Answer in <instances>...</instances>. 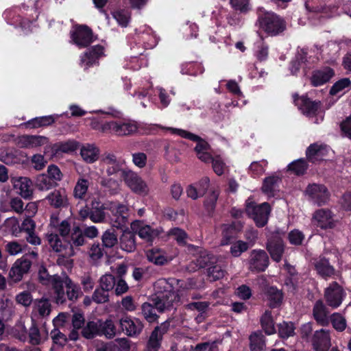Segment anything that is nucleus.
Segmentation results:
<instances>
[{
    "label": "nucleus",
    "instance_id": "46",
    "mask_svg": "<svg viewBox=\"0 0 351 351\" xmlns=\"http://www.w3.org/2000/svg\"><path fill=\"white\" fill-rule=\"evenodd\" d=\"M50 225L55 227L57 232H58L60 235L63 238L68 237L72 230L71 229V224L66 219H64L60 223H58V219L56 217H51Z\"/></svg>",
    "mask_w": 351,
    "mask_h": 351
},
{
    "label": "nucleus",
    "instance_id": "2",
    "mask_svg": "<svg viewBox=\"0 0 351 351\" xmlns=\"http://www.w3.org/2000/svg\"><path fill=\"white\" fill-rule=\"evenodd\" d=\"M156 291L155 304L160 311H164L180 300L179 295L173 291L171 285L164 278L158 280L154 284Z\"/></svg>",
    "mask_w": 351,
    "mask_h": 351
},
{
    "label": "nucleus",
    "instance_id": "11",
    "mask_svg": "<svg viewBox=\"0 0 351 351\" xmlns=\"http://www.w3.org/2000/svg\"><path fill=\"white\" fill-rule=\"evenodd\" d=\"M106 127L118 136L132 134L138 129L136 123L131 120L110 121L106 123Z\"/></svg>",
    "mask_w": 351,
    "mask_h": 351
},
{
    "label": "nucleus",
    "instance_id": "37",
    "mask_svg": "<svg viewBox=\"0 0 351 351\" xmlns=\"http://www.w3.org/2000/svg\"><path fill=\"white\" fill-rule=\"evenodd\" d=\"M34 184L39 191H49L57 186L46 173L38 175L35 178Z\"/></svg>",
    "mask_w": 351,
    "mask_h": 351
},
{
    "label": "nucleus",
    "instance_id": "56",
    "mask_svg": "<svg viewBox=\"0 0 351 351\" xmlns=\"http://www.w3.org/2000/svg\"><path fill=\"white\" fill-rule=\"evenodd\" d=\"M267 165V160L252 162L249 167V171L253 177H258L265 171V167Z\"/></svg>",
    "mask_w": 351,
    "mask_h": 351
},
{
    "label": "nucleus",
    "instance_id": "57",
    "mask_svg": "<svg viewBox=\"0 0 351 351\" xmlns=\"http://www.w3.org/2000/svg\"><path fill=\"white\" fill-rule=\"evenodd\" d=\"M208 276L212 281L222 278L225 275V270L219 265L213 264L208 268Z\"/></svg>",
    "mask_w": 351,
    "mask_h": 351
},
{
    "label": "nucleus",
    "instance_id": "35",
    "mask_svg": "<svg viewBox=\"0 0 351 351\" xmlns=\"http://www.w3.org/2000/svg\"><path fill=\"white\" fill-rule=\"evenodd\" d=\"M90 208V220L93 223H102L106 218L105 207L101 202L93 200L92 201Z\"/></svg>",
    "mask_w": 351,
    "mask_h": 351
},
{
    "label": "nucleus",
    "instance_id": "12",
    "mask_svg": "<svg viewBox=\"0 0 351 351\" xmlns=\"http://www.w3.org/2000/svg\"><path fill=\"white\" fill-rule=\"evenodd\" d=\"M101 163L106 169V174L108 176L120 173L123 178V171H127L128 169L123 167L122 163L117 159V156L110 152L104 153L102 155Z\"/></svg>",
    "mask_w": 351,
    "mask_h": 351
},
{
    "label": "nucleus",
    "instance_id": "38",
    "mask_svg": "<svg viewBox=\"0 0 351 351\" xmlns=\"http://www.w3.org/2000/svg\"><path fill=\"white\" fill-rule=\"evenodd\" d=\"M265 295L271 307L276 308L282 303V293L277 288L274 287H267L265 289Z\"/></svg>",
    "mask_w": 351,
    "mask_h": 351
},
{
    "label": "nucleus",
    "instance_id": "47",
    "mask_svg": "<svg viewBox=\"0 0 351 351\" xmlns=\"http://www.w3.org/2000/svg\"><path fill=\"white\" fill-rule=\"evenodd\" d=\"M204 69L203 66L198 62H187L182 66L181 73L184 75L197 76L203 73Z\"/></svg>",
    "mask_w": 351,
    "mask_h": 351
},
{
    "label": "nucleus",
    "instance_id": "40",
    "mask_svg": "<svg viewBox=\"0 0 351 351\" xmlns=\"http://www.w3.org/2000/svg\"><path fill=\"white\" fill-rule=\"evenodd\" d=\"M156 311L162 312L156 308L155 302L152 304L149 302H145L141 306V312L144 318L149 323L156 322L158 319Z\"/></svg>",
    "mask_w": 351,
    "mask_h": 351
},
{
    "label": "nucleus",
    "instance_id": "41",
    "mask_svg": "<svg viewBox=\"0 0 351 351\" xmlns=\"http://www.w3.org/2000/svg\"><path fill=\"white\" fill-rule=\"evenodd\" d=\"M86 239L83 233V230L79 226H74L71 230L70 240L69 244L71 250L73 247H80L84 245Z\"/></svg>",
    "mask_w": 351,
    "mask_h": 351
},
{
    "label": "nucleus",
    "instance_id": "9",
    "mask_svg": "<svg viewBox=\"0 0 351 351\" xmlns=\"http://www.w3.org/2000/svg\"><path fill=\"white\" fill-rule=\"evenodd\" d=\"M119 326L127 336L131 337L138 336L144 328L143 322L139 319L128 315L122 317L119 319Z\"/></svg>",
    "mask_w": 351,
    "mask_h": 351
},
{
    "label": "nucleus",
    "instance_id": "53",
    "mask_svg": "<svg viewBox=\"0 0 351 351\" xmlns=\"http://www.w3.org/2000/svg\"><path fill=\"white\" fill-rule=\"evenodd\" d=\"M89 186V181L84 178H80L74 188V196L76 198L83 199L86 194Z\"/></svg>",
    "mask_w": 351,
    "mask_h": 351
},
{
    "label": "nucleus",
    "instance_id": "4",
    "mask_svg": "<svg viewBox=\"0 0 351 351\" xmlns=\"http://www.w3.org/2000/svg\"><path fill=\"white\" fill-rule=\"evenodd\" d=\"M245 211L257 226L263 227L267 223L270 206L266 202L257 205L248 199L246 202Z\"/></svg>",
    "mask_w": 351,
    "mask_h": 351
},
{
    "label": "nucleus",
    "instance_id": "19",
    "mask_svg": "<svg viewBox=\"0 0 351 351\" xmlns=\"http://www.w3.org/2000/svg\"><path fill=\"white\" fill-rule=\"evenodd\" d=\"M109 210L117 217L113 226L117 228L125 226L128 220V206L120 203L111 202Z\"/></svg>",
    "mask_w": 351,
    "mask_h": 351
},
{
    "label": "nucleus",
    "instance_id": "55",
    "mask_svg": "<svg viewBox=\"0 0 351 351\" xmlns=\"http://www.w3.org/2000/svg\"><path fill=\"white\" fill-rule=\"evenodd\" d=\"M27 245L17 241H10L5 245L6 252L11 256H16L23 252Z\"/></svg>",
    "mask_w": 351,
    "mask_h": 351
},
{
    "label": "nucleus",
    "instance_id": "27",
    "mask_svg": "<svg viewBox=\"0 0 351 351\" xmlns=\"http://www.w3.org/2000/svg\"><path fill=\"white\" fill-rule=\"evenodd\" d=\"M46 199L56 208L65 207L69 204L67 193L64 189L54 190L47 195Z\"/></svg>",
    "mask_w": 351,
    "mask_h": 351
},
{
    "label": "nucleus",
    "instance_id": "34",
    "mask_svg": "<svg viewBox=\"0 0 351 351\" xmlns=\"http://www.w3.org/2000/svg\"><path fill=\"white\" fill-rule=\"evenodd\" d=\"M267 249L274 261L276 262L280 261L284 252V246L281 239H278L276 241L269 240L267 245Z\"/></svg>",
    "mask_w": 351,
    "mask_h": 351
},
{
    "label": "nucleus",
    "instance_id": "61",
    "mask_svg": "<svg viewBox=\"0 0 351 351\" xmlns=\"http://www.w3.org/2000/svg\"><path fill=\"white\" fill-rule=\"evenodd\" d=\"M294 326L292 322H284L279 324L278 333L282 338H288L294 335Z\"/></svg>",
    "mask_w": 351,
    "mask_h": 351
},
{
    "label": "nucleus",
    "instance_id": "26",
    "mask_svg": "<svg viewBox=\"0 0 351 351\" xmlns=\"http://www.w3.org/2000/svg\"><path fill=\"white\" fill-rule=\"evenodd\" d=\"M51 311V305L48 299L41 298L33 302L32 319L34 317H47Z\"/></svg>",
    "mask_w": 351,
    "mask_h": 351
},
{
    "label": "nucleus",
    "instance_id": "33",
    "mask_svg": "<svg viewBox=\"0 0 351 351\" xmlns=\"http://www.w3.org/2000/svg\"><path fill=\"white\" fill-rule=\"evenodd\" d=\"M61 279V275H50L47 269L41 267L38 271V280L43 285L51 286L54 291L56 287V282Z\"/></svg>",
    "mask_w": 351,
    "mask_h": 351
},
{
    "label": "nucleus",
    "instance_id": "64",
    "mask_svg": "<svg viewBox=\"0 0 351 351\" xmlns=\"http://www.w3.org/2000/svg\"><path fill=\"white\" fill-rule=\"evenodd\" d=\"M249 245L246 242L238 241L234 243L230 247V253L234 257L239 256L243 252L247 250Z\"/></svg>",
    "mask_w": 351,
    "mask_h": 351
},
{
    "label": "nucleus",
    "instance_id": "52",
    "mask_svg": "<svg viewBox=\"0 0 351 351\" xmlns=\"http://www.w3.org/2000/svg\"><path fill=\"white\" fill-rule=\"evenodd\" d=\"M197 265L203 268L205 267H209L210 265L217 263V259L213 254H210L206 251L202 252L199 256L196 259Z\"/></svg>",
    "mask_w": 351,
    "mask_h": 351
},
{
    "label": "nucleus",
    "instance_id": "22",
    "mask_svg": "<svg viewBox=\"0 0 351 351\" xmlns=\"http://www.w3.org/2000/svg\"><path fill=\"white\" fill-rule=\"evenodd\" d=\"M313 317L317 323L322 326L329 325V312L326 306L321 300H317L313 307Z\"/></svg>",
    "mask_w": 351,
    "mask_h": 351
},
{
    "label": "nucleus",
    "instance_id": "10",
    "mask_svg": "<svg viewBox=\"0 0 351 351\" xmlns=\"http://www.w3.org/2000/svg\"><path fill=\"white\" fill-rule=\"evenodd\" d=\"M169 328V323L167 322L156 326L147 342L145 351H158L161 346L163 335L167 332Z\"/></svg>",
    "mask_w": 351,
    "mask_h": 351
},
{
    "label": "nucleus",
    "instance_id": "16",
    "mask_svg": "<svg viewBox=\"0 0 351 351\" xmlns=\"http://www.w3.org/2000/svg\"><path fill=\"white\" fill-rule=\"evenodd\" d=\"M71 38L79 47H86L93 42L92 31L87 26H80L72 34Z\"/></svg>",
    "mask_w": 351,
    "mask_h": 351
},
{
    "label": "nucleus",
    "instance_id": "14",
    "mask_svg": "<svg viewBox=\"0 0 351 351\" xmlns=\"http://www.w3.org/2000/svg\"><path fill=\"white\" fill-rule=\"evenodd\" d=\"M269 258L264 250H252L249 260V269L252 271H263L267 267Z\"/></svg>",
    "mask_w": 351,
    "mask_h": 351
},
{
    "label": "nucleus",
    "instance_id": "15",
    "mask_svg": "<svg viewBox=\"0 0 351 351\" xmlns=\"http://www.w3.org/2000/svg\"><path fill=\"white\" fill-rule=\"evenodd\" d=\"M315 224L322 229H331L335 226L332 212L328 209L321 208L316 210L313 216Z\"/></svg>",
    "mask_w": 351,
    "mask_h": 351
},
{
    "label": "nucleus",
    "instance_id": "58",
    "mask_svg": "<svg viewBox=\"0 0 351 351\" xmlns=\"http://www.w3.org/2000/svg\"><path fill=\"white\" fill-rule=\"evenodd\" d=\"M99 283L101 288L110 291L115 286V278L111 274H106L100 277Z\"/></svg>",
    "mask_w": 351,
    "mask_h": 351
},
{
    "label": "nucleus",
    "instance_id": "50",
    "mask_svg": "<svg viewBox=\"0 0 351 351\" xmlns=\"http://www.w3.org/2000/svg\"><path fill=\"white\" fill-rule=\"evenodd\" d=\"M330 322H331L334 329L338 332H343L347 327L346 318L339 313H334L330 315Z\"/></svg>",
    "mask_w": 351,
    "mask_h": 351
},
{
    "label": "nucleus",
    "instance_id": "8",
    "mask_svg": "<svg viewBox=\"0 0 351 351\" xmlns=\"http://www.w3.org/2000/svg\"><path fill=\"white\" fill-rule=\"evenodd\" d=\"M305 194L309 199L318 206L326 204L330 198V193L323 184H308L305 190Z\"/></svg>",
    "mask_w": 351,
    "mask_h": 351
},
{
    "label": "nucleus",
    "instance_id": "17",
    "mask_svg": "<svg viewBox=\"0 0 351 351\" xmlns=\"http://www.w3.org/2000/svg\"><path fill=\"white\" fill-rule=\"evenodd\" d=\"M329 152L330 148L327 145L315 143L307 148L306 155L309 162L315 163L324 160Z\"/></svg>",
    "mask_w": 351,
    "mask_h": 351
},
{
    "label": "nucleus",
    "instance_id": "54",
    "mask_svg": "<svg viewBox=\"0 0 351 351\" xmlns=\"http://www.w3.org/2000/svg\"><path fill=\"white\" fill-rule=\"evenodd\" d=\"M167 235L176 240L179 245H184L186 243L188 235L186 232L181 228H171L169 230Z\"/></svg>",
    "mask_w": 351,
    "mask_h": 351
},
{
    "label": "nucleus",
    "instance_id": "28",
    "mask_svg": "<svg viewBox=\"0 0 351 351\" xmlns=\"http://www.w3.org/2000/svg\"><path fill=\"white\" fill-rule=\"evenodd\" d=\"M146 256L149 261L157 265H163L173 259V257L167 255L162 250L154 247L146 252Z\"/></svg>",
    "mask_w": 351,
    "mask_h": 351
},
{
    "label": "nucleus",
    "instance_id": "6",
    "mask_svg": "<svg viewBox=\"0 0 351 351\" xmlns=\"http://www.w3.org/2000/svg\"><path fill=\"white\" fill-rule=\"evenodd\" d=\"M123 180L132 191L139 195H145L148 193V186L146 182L137 173L128 169L123 171Z\"/></svg>",
    "mask_w": 351,
    "mask_h": 351
},
{
    "label": "nucleus",
    "instance_id": "32",
    "mask_svg": "<svg viewBox=\"0 0 351 351\" xmlns=\"http://www.w3.org/2000/svg\"><path fill=\"white\" fill-rule=\"evenodd\" d=\"M77 148V143L74 141L60 142L54 144L51 147L54 156H58L62 154H69L75 151Z\"/></svg>",
    "mask_w": 351,
    "mask_h": 351
},
{
    "label": "nucleus",
    "instance_id": "39",
    "mask_svg": "<svg viewBox=\"0 0 351 351\" xmlns=\"http://www.w3.org/2000/svg\"><path fill=\"white\" fill-rule=\"evenodd\" d=\"M58 117V114H55L36 117L27 121V125L31 128L48 126L53 123Z\"/></svg>",
    "mask_w": 351,
    "mask_h": 351
},
{
    "label": "nucleus",
    "instance_id": "62",
    "mask_svg": "<svg viewBox=\"0 0 351 351\" xmlns=\"http://www.w3.org/2000/svg\"><path fill=\"white\" fill-rule=\"evenodd\" d=\"M108 291L103 289L100 287L97 288L93 293L92 300L97 304H103L107 302L109 300Z\"/></svg>",
    "mask_w": 351,
    "mask_h": 351
},
{
    "label": "nucleus",
    "instance_id": "21",
    "mask_svg": "<svg viewBox=\"0 0 351 351\" xmlns=\"http://www.w3.org/2000/svg\"><path fill=\"white\" fill-rule=\"evenodd\" d=\"M14 189L23 198L29 199L33 194L32 181L26 177L12 178Z\"/></svg>",
    "mask_w": 351,
    "mask_h": 351
},
{
    "label": "nucleus",
    "instance_id": "45",
    "mask_svg": "<svg viewBox=\"0 0 351 351\" xmlns=\"http://www.w3.org/2000/svg\"><path fill=\"white\" fill-rule=\"evenodd\" d=\"M46 238L48 244L56 252H62L66 247L67 244H64L57 234L47 232Z\"/></svg>",
    "mask_w": 351,
    "mask_h": 351
},
{
    "label": "nucleus",
    "instance_id": "63",
    "mask_svg": "<svg viewBox=\"0 0 351 351\" xmlns=\"http://www.w3.org/2000/svg\"><path fill=\"white\" fill-rule=\"evenodd\" d=\"M46 173L57 186L62 178V173L60 169L55 165H49Z\"/></svg>",
    "mask_w": 351,
    "mask_h": 351
},
{
    "label": "nucleus",
    "instance_id": "7",
    "mask_svg": "<svg viewBox=\"0 0 351 351\" xmlns=\"http://www.w3.org/2000/svg\"><path fill=\"white\" fill-rule=\"evenodd\" d=\"M324 296L328 306L337 308L341 304L346 293L337 282H332L325 289Z\"/></svg>",
    "mask_w": 351,
    "mask_h": 351
},
{
    "label": "nucleus",
    "instance_id": "43",
    "mask_svg": "<svg viewBox=\"0 0 351 351\" xmlns=\"http://www.w3.org/2000/svg\"><path fill=\"white\" fill-rule=\"evenodd\" d=\"M317 273L324 278L330 277L335 273V269L331 266L328 261L324 258H320L315 263Z\"/></svg>",
    "mask_w": 351,
    "mask_h": 351
},
{
    "label": "nucleus",
    "instance_id": "44",
    "mask_svg": "<svg viewBox=\"0 0 351 351\" xmlns=\"http://www.w3.org/2000/svg\"><path fill=\"white\" fill-rule=\"evenodd\" d=\"M121 248L128 252L136 249L135 236L130 232H124L120 239Z\"/></svg>",
    "mask_w": 351,
    "mask_h": 351
},
{
    "label": "nucleus",
    "instance_id": "23",
    "mask_svg": "<svg viewBox=\"0 0 351 351\" xmlns=\"http://www.w3.org/2000/svg\"><path fill=\"white\" fill-rule=\"evenodd\" d=\"M293 101L301 112L308 117L315 115L319 108L318 103L312 101L305 97H298V95H294Z\"/></svg>",
    "mask_w": 351,
    "mask_h": 351
},
{
    "label": "nucleus",
    "instance_id": "24",
    "mask_svg": "<svg viewBox=\"0 0 351 351\" xmlns=\"http://www.w3.org/2000/svg\"><path fill=\"white\" fill-rule=\"evenodd\" d=\"M29 343L32 346H38L44 343L48 338V332L45 329L40 330L32 319V326L28 332Z\"/></svg>",
    "mask_w": 351,
    "mask_h": 351
},
{
    "label": "nucleus",
    "instance_id": "3",
    "mask_svg": "<svg viewBox=\"0 0 351 351\" xmlns=\"http://www.w3.org/2000/svg\"><path fill=\"white\" fill-rule=\"evenodd\" d=\"M38 256V253L36 251H32L18 258L10 269L9 273L10 278L14 282L20 281L23 275L29 272L32 260H36Z\"/></svg>",
    "mask_w": 351,
    "mask_h": 351
},
{
    "label": "nucleus",
    "instance_id": "51",
    "mask_svg": "<svg viewBox=\"0 0 351 351\" xmlns=\"http://www.w3.org/2000/svg\"><path fill=\"white\" fill-rule=\"evenodd\" d=\"M252 351H263L265 348V340L263 335L254 332L250 337Z\"/></svg>",
    "mask_w": 351,
    "mask_h": 351
},
{
    "label": "nucleus",
    "instance_id": "49",
    "mask_svg": "<svg viewBox=\"0 0 351 351\" xmlns=\"http://www.w3.org/2000/svg\"><path fill=\"white\" fill-rule=\"evenodd\" d=\"M261 323L263 329L267 335L275 333L276 328L274 322L271 316V313L269 311H265L261 318Z\"/></svg>",
    "mask_w": 351,
    "mask_h": 351
},
{
    "label": "nucleus",
    "instance_id": "48",
    "mask_svg": "<svg viewBox=\"0 0 351 351\" xmlns=\"http://www.w3.org/2000/svg\"><path fill=\"white\" fill-rule=\"evenodd\" d=\"M101 326L100 336H105L107 339H112L116 335V326L111 319H106L104 322L100 320Z\"/></svg>",
    "mask_w": 351,
    "mask_h": 351
},
{
    "label": "nucleus",
    "instance_id": "13",
    "mask_svg": "<svg viewBox=\"0 0 351 351\" xmlns=\"http://www.w3.org/2000/svg\"><path fill=\"white\" fill-rule=\"evenodd\" d=\"M104 56V49L101 45H97L88 49L80 56V66L87 69L97 62L99 58Z\"/></svg>",
    "mask_w": 351,
    "mask_h": 351
},
{
    "label": "nucleus",
    "instance_id": "1",
    "mask_svg": "<svg viewBox=\"0 0 351 351\" xmlns=\"http://www.w3.org/2000/svg\"><path fill=\"white\" fill-rule=\"evenodd\" d=\"M53 291L54 300L57 304H63L66 298L70 301H76L82 295L80 287L75 283L66 274H61Z\"/></svg>",
    "mask_w": 351,
    "mask_h": 351
},
{
    "label": "nucleus",
    "instance_id": "42",
    "mask_svg": "<svg viewBox=\"0 0 351 351\" xmlns=\"http://www.w3.org/2000/svg\"><path fill=\"white\" fill-rule=\"evenodd\" d=\"M100 320L88 322L82 330L83 337L86 339H93L96 336H100Z\"/></svg>",
    "mask_w": 351,
    "mask_h": 351
},
{
    "label": "nucleus",
    "instance_id": "5",
    "mask_svg": "<svg viewBox=\"0 0 351 351\" xmlns=\"http://www.w3.org/2000/svg\"><path fill=\"white\" fill-rule=\"evenodd\" d=\"M260 27L268 34L276 36L286 28L285 21L274 13H267L259 19Z\"/></svg>",
    "mask_w": 351,
    "mask_h": 351
},
{
    "label": "nucleus",
    "instance_id": "20",
    "mask_svg": "<svg viewBox=\"0 0 351 351\" xmlns=\"http://www.w3.org/2000/svg\"><path fill=\"white\" fill-rule=\"evenodd\" d=\"M48 143V138L43 136L23 135L16 139L17 145L21 148H36Z\"/></svg>",
    "mask_w": 351,
    "mask_h": 351
},
{
    "label": "nucleus",
    "instance_id": "30",
    "mask_svg": "<svg viewBox=\"0 0 351 351\" xmlns=\"http://www.w3.org/2000/svg\"><path fill=\"white\" fill-rule=\"evenodd\" d=\"M333 75V70L328 67L316 71L311 77V83L314 86H321L328 82Z\"/></svg>",
    "mask_w": 351,
    "mask_h": 351
},
{
    "label": "nucleus",
    "instance_id": "60",
    "mask_svg": "<svg viewBox=\"0 0 351 351\" xmlns=\"http://www.w3.org/2000/svg\"><path fill=\"white\" fill-rule=\"evenodd\" d=\"M102 243L105 247L111 248L117 243V235L112 230H106L101 237Z\"/></svg>",
    "mask_w": 351,
    "mask_h": 351
},
{
    "label": "nucleus",
    "instance_id": "59",
    "mask_svg": "<svg viewBox=\"0 0 351 351\" xmlns=\"http://www.w3.org/2000/svg\"><path fill=\"white\" fill-rule=\"evenodd\" d=\"M288 169L297 175H302L307 169V164L304 159H299L290 163Z\"/></svg>",
    "mask_w": 351,
    "mask_h": 351
},
{
    "label": "nucleus",
    "instance_id": "25",
    "mask_svg": "<svg viewBox=\"0 0 351 351\" xmlns=\"http://www.w3.org/2000/svg\"><path fill=\"white\" fill-rule=\"evenodd\" d=\"M132 228L138 230V236L146 241L152 242L156 237H157L160 231L157 229L152 228L149 225H142L141 221H136L132 223Z\"/></svg>",
    "mask_w": 351,
    "mask_h": 351
},
{
    "label": "nucleus",
    "instance_id": "29",
    "mask_svg": "<svg viewBox=\"0 0 351 351\" xmlns=\"http://www.w3.org/2000/svg\"><path fill=\"white\" fill-rule=\"evenodd\" d=\"M99 149L94 144H85L80 149V154L87 163H93L99 158Z\"/></svg>",
    "mask_w": 351,
    "mask_h": 351
},
{
    "label": "nucleus",
    "instance_id": "31",
    "mask_svg": "<svg viewBox=\"0 0 351 351\" xmlns=\"http://www.w3.org/2000/svg\"><path fill=\"white\" fill-rule=\"evenodd\" d=\"M242 224L240 222H234L231 225L225 224L223 226V239L221 241L222 245H228L236 233L242 229Z\"/></svg>",
    "mask_w": 351,
    "mask_h": 351
},
{
    "label": "nucleus",
    "instance_id": "36",
    "mask_svg": "<svg viewBox=\"0 0 351 351\" xmlns=\"http://www.w3.org/2000/svg\"><path fill=\"white\" fill-rule=\"evenodd\" d=\"M280 181V178L275 175L265 178L263 180L262 191L268 196H274Z\"/></svg>",
    "mask_w": 351,
    "mask_h": 351
},
{
    "label": "nucleus",
    "instance_id": "18",
    "mask_svg": "<svg viewBox=\"0 0 351 351\" xmlns=\"http://www.w3.org/2000/svg\"><path fill=\"white\" fill-rule=\"evenodd\" d=\"M312 345L315 351H328L330 347V337L328 330H316L312 338Z\"/></svg>",
    "mask_w": 351,
    "mask_h": 351
}]
</instances>
